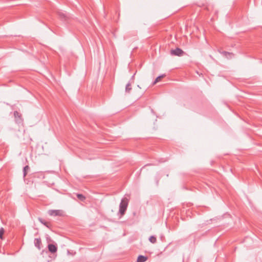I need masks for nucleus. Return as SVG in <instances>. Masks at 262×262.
Masks as SVG:
<instances>
[{"label": "nucleus", "mask_w": 262, "mask_h": 262, "mask_svg": "<svg viewBox=\"0 0 262 262\" xmlns=\"http://www.w3.org/2000/svg\"><path fill=\"white\" fill-rule=\"evenodd\" d=\"M164 76H165V75H160V76L157 77L156 78V79H155V80L154 81V82H153V84H155L156 83L160 81V80L161 79V78H162Z\"/></svg>", "instance_id": "nucleus-14"}, {"label": "nucleus", "mask_w": 262, "mask_h": 262, "mask_svg": "<svg viewBox=\"0 0 262 262\" xmlns=\"http://www.w3.org/2000/svg\"><path fill=\"white\" fill-rule=\"evenodd\" d=\"M58 15L59 18L61 20H64V21L67 20L69 18V16L64 12L59 11L58 12Z\"/></svg>", "instance_id": "nucleus-4"}, {"label": "nucleus", "mask_w": 262, "mask_h": 262, "mask_svg": "<svg viewBox=\"0 0 262 262\" xmlns=\"http://www.w3.org/2000/svg\"><path fill=\"white\" fill-rule=\"evenodd\" d=\"M134 77V75L133 76H132V79H133Z\"/></svg>", "instance_id": "nucleus-17"}, {"label": "nucleus", "mask_w": 262, "mask_h": 262, "mask_svg": "<svg viewBox=\"0 0 262 262\" xmlns=\"http://www.w3.org/2000/svg\"><path fill=\"white\" fill-rule=\"evenodd\" d=\"M149 241L152 244H155L157 242V238L155 236L152 235L149 237Z\"/></svg>", "instance_id": "nucleus-13"}, {"label": "nucleus", "mask_w": 262, "mask_h": 262, "mask_svg": "<svg viewBox=\"0 0 262 262\" xmlns=\"http://www.w3.org/2000/svg\"><path fill=\"white\" fill-rule=\"evenodd\" d=\"M30 169V167L28 165H26L24 167L23 169V176L25 177L27 174V171Z\"/></svg>", "instance_id": "nucleus-11"}, {"label": "nucleus", "mask_w": 262, "mask_h": 262, "mask_svg": "<svg viewBox=\"0 0 262 262\" xmlns=\"http://www.w3.org/2000/svg\"><path fill=\"white\" fill-rule=\"evenodd\" d=\"M4 232H5L4 229L2 227L1 228V229H0V238L1 239H3V235L4 234Z\"/></svg>", "instance_id": "nucleus-16"}, {"label": "nucleus", "mask_w": 262, "mask_h": 262, "mask_svg": "<svg viewBox=\"0 0 262 262\" xmlns=\"http://www.w3.org/2000/svg\"><path fill=\"white\" fill-rule=\"evenodd\" d=\"M221 54H223L224 56H225L227 58H231L234 56L233 53L228 52L226 51H223L222 52H221Z\"/></svg>", "instance_id": "nucleus-8"}, {"label": "nucleus", "mask_w": 262, "mask_h": 262, "mask_svg": "<svg viewBox=\"0 0 262 262\" xmlns=\"http://www.w3.org/2000/svg\"><path fill=\"white\" fill-rule=\"evenodd\" d=\"M48 247L49 251L52 253H55L57 250V247L53 244H49Z\"/></svg>", "instance_id": "nucleus-6"}, {"label": "nucleus", "mask_w": 262, "mask_h": 262, "mask_svg": "<svg viewBox=\"0 0 262 262\" xmlns=\"http://www.w3.org/2000/svg\"><path fill=\"white\" fill-rule=\"evenodd\" d=\"M38 221L43 225L46 226L47 227L49 228V223L47 222H46L45 220H43L42 218L39 217Z\"/></svg>", "instance_id": "nucleus-12"}, {"label": "nucleus", "mask_w": 262, "mask_h": 262, "mask_svg": "<svg viewBox=\"0 0 262 262\" xmlns=\"http://www.w3.org/2000/svg\"><path fill=\"white\" fill-rule=\"evenodd\" d=\"M147 259V257L140 255L138 257L137 262H145Z\"/></svg>", "instance_id": "nucleus-9"}, {"label": "nucleus", "mask_w": 262, "mask_h": 262, "mask_svg": "<svg viewBox=\"0 0 262 262\" xmlns=\"http://www.w3.org/2000/svg\"><path fill=\"white\" fill-rule=\"evenodd\" d=\"M14 116L15 118V121L17 123H20L23 121V119L21 117V115L17 112L14 111Z\"/></svg>", "instance_id": "nucleus-5"}, {"label": "nucleus", "mask_w": 262, "mask_h": 262, "mask_svg": "<svg viewBox=\"0 0 262 262\" xmlns=\"http://www.w3.org/2000/svg\"><path fill=\"white\" fill-rule=\"evenodd\" d=\"M128 200L127 198H124L121 200V201L119 205V213L121 215H123L124 214L128 206Z\"/></svg>", "instance_id": "nucleus-1"}, {"label": "nucleus", "mask_w": 262, "mask_h": 262, "mask_svg": "<svg viewBox=\"0 0 262 262\" xmlns=\"http://www.w3.org/2000/svg\"><path fill=\"white\" fill-rule=\"evenodd\" d=\"M77 197L81 201H84L85 199V197L82 194H77Z\"/></svg>", "instance_id": "nucleus-15"}, {"label": "nucleus", "mask_w": 262, "mask_h": 262, "mask_svg": "<svg viewBox=\"0 0 262 262\" xmlns=\"http://www.w3.org/2000/svg\"><path fill=\"white\" fill-rule=\"evenodd\" d=\"M170 54L172 55L181 56L184 55V52L179 48H177L176 49L171 50Z\"/></svg>", "instance_id": "nucleus-3"}, {"label": "nucleus", "mask_w": 262, "mask_h": 262, "mask_svg": "<svg viewBox=\"0 0 262 262\" xmlns=\"http://www.w3.org/2000/svg\"><path fill=\"white\" fill-rule=\"evenodd\" d=\"M48 213L49 215L52 216H61L63 214L62 210H49Z\"/></svg>", "instance_id": "nucleus-2"}, {"label": "nucleus", "mask_w": 262, "mask_h": 262, "mask_svg": "<svg viewBox=\"0 0 262 262\" xmlns=\"http://www.w3.org/2000/svg\"><path fill=\"white\" fill-rule=\"evenodd\" d=\"M132 86L131 83L130 82H128V83L125 86V92L127 93H129L130 91L132 90Z\"/></svg>", "instance_id": "nucleus-10"}, {"label": "nucleus", "mask_w": 262, "mask_h": 262, "mask_svg": "<svg viewBox=\"0 0 262 262\" xmlns=\"http://www.w3.org/2000/svg\"><path fill=\"white\" fill-rule=\"evenodd\" d=\"M35 246L39 250L41 249V241L40 238H36L34 239Z\"/></svg>", "instance_id": "nucleus-7"}]
</instances>
